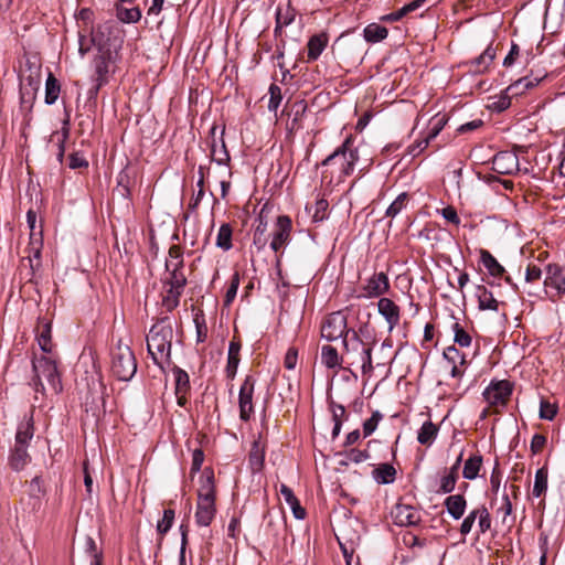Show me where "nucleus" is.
Wrapping results in <instances>:
<instances>
[{
	"label": "nucleus",
	"instance_id": "obj_8",
	"mask_svg": "<svg viewBox=\"0 0 565 565\" xmlns=\"http://www.w3.org/2000/svg\"><path fill=\"white\" fill-rule=\"evenodd\" d=\"M512 384L508 380H493L483 391L489 406H504L512 394Z\"/></svg>",
	"mask_w": 565,
	"mask_h": 565
},
{
	"label": "nucleus",
	"instance_id": "obj_10",
	"mask_svg": "<svg viewBox=\"0 0 565 565\" xmlns=\"http://www.w3.org/2000/svg\"><path fill=\"white\" fill-rule=\"evenodd\" d=\"M390 289V280L385 273H374L365 279L361 287L359 298H377L386 294Z\"/></svg>",
	"mask_w": 565,
	"mask_h": 565
},
{
	"label": "nucleus",
	"instance_id": "obj_17",
	"mask_svg": "<svg viewBox=\"0 0 565 565\" xmlns=\"http://www.w3.org/2000/svg\"><path fill=\"white\" fill-rule=\"evenodd\" d=\"M444 505L454 520H460L466 512L467 501L462 494H450L445 499Z\"/></svg>",
	"mask_w": 565,
	"mask_h": 565
},
{
	"label": "nucleus",
	"instance_id": "obj_2",
	"mask_svg": "<svg viewBox=\"0 0 565 565\" xmlns=\"http://www.w3.org/2000/svg\"><path fill=\"white\" fill-rule=\"evenodd\" d=\"M358 160L359 154L353 147V137L349 136L339 148L321 162V166L330 169L331 179L335 177L337 182H343L354 171Z\"/></svg>",
	"mask_w": 565,
	"mask_h": 565
},
{
	"label": "nucleus",
	"instance_id": "obj_40",
	"mask_svg": "<svg viewBox=\"0 0 565 565\" xmlns=\"http://www.w3.org/2000/svg\"><path fill=\"white\" fill-rule=\"evenodd\" d=\"M266 231H267V222L264 220L262 215L258 217V224L254 232V245L257 246L258 249H262L267 244V237H266Z\"/></svg>",
	"mask_w": 565,
	"mask_h": 565
},
{
	"label": "nucleus",
	"instance_id": "obj_9",
	"mask_svg": "<svg viewBox=\"0 0 565 565\" xmlns=\"http://www.w3.org/2000/svg\"><path fill=\"white\" fill-rule=\"evenodd\" d=\"M478 520V527L481 534H484L491 527V516L486 505H480L471 510L468 515L463 519L460 525V534L462 536L468 535L475 522Z\"/></svg>",
	"mask_w": 565,
	"mask_h": 565
},
{
	"label": "nucleus",
	"instance_id": "obj_25",
	"mask_svg": "<svg viewBox=\"0 0 565 565\" xmlns=\"http://www.w3.org/2000/svg\"><path fill=\"white\" fill-rule=\"evenodd\" d=\"M547 484H548V470L544 466V467L537 469L535 472L532 495L535 498H541L542 495H544L547 491Z\"/></svg>",
	"mask_w": 565,
	"mask_h": 565
},
{
	"label": "nucleus",
	"instance_id": "obj_1",
	"mask_svg": "<svg viewBox=\"0 0 565 565\" xmlns=\"http://www.w3.org/2000/svg\"><path fill=\"white\" fill-rule=\"evenodd\" d=\"M33 367V387L36 393L58 394L62 391L61 375L57 370L56 361L52 356H34Z\"/></svg>",
	"mask_w": 565,
	"mask_h": 565
},
{
	"label": "nucleus",
	"instance_id": "obj_36",
	"mask_svg": "<svg viewBox=\"0 0 565 565\" xmlns=\"http://www.w3.org/2000/svg\"><path fill=\"white\" fill-rule=\"evenodd\" d=\"M211 157L214 162L217 164L226 166L230 162V154L225 147L224 140H221V143L214 142L211 148Z\"/></svg>",
	"mask_w": 565,
	"mask_h": 565
},
{
	"label": "nucleus",
	"instance_id": "obj_52",
	"mask_svg": "<svg viewBox=\"0 0 565 565\" xmlns=\"http://www.w3.org/2000/svg\"><path fill=\"white\" fill-rule=\"evenodd\" d=\"M294 19L295 14L289 8H278L276 14V21L278 26H287L290 23H292Z\"/></svg>",
	"mask_w": 565,
	"mask_h": 565
},
{
	"label": "nucleus",
	"instance_id": "obj_64",
	"mask_svg": "<svg viewBox=\"0 0 565 565\" xmlns=\"http://www.w3.org/2000/svg\"><path fill=\"white\" fill-rule=\"evenodd\" d=\"M542 270L536 265H529L525 273V280L527 282L536 281L541 279Z\"/></svg>",
	"mask_w": 565,
	"mask_h": 565
},
{
	"label": "nucleus",
	"instance_id": "obj_16",
	"mask_svg": "<svg viewBox=\"0 0 565 565\" xmlns=\"http://www.w3.org/2000/svg\"><path fill=\"white\" fill-rule=\"evenodd\" d=\"M379 313L385 319L388 324V330L392 331L401 321L399 307L390 298H380L377 302Z\"/></svg>",
	"mask_w": 565,
	"mask_h": 565
},
{
	"label": "nucleus",
	"instance_id": "obj_15",
	"mask_svg": "<svg viewBox=\"0 0 565 565\" xmlns=\"http://www.w3.org/2000/svg\"><path fill=\"white\" fill-rule=\"evenodd\" d=\"M544 285L555 289L558 295L565 294V265L548 264Z\"/></svg>",
	"mask_w": 565,
	"mask_h": 565
},
{
	"label": "nucleus",
	"instance_id": "obj_53",
	"mask_svg": "<svg viewBox=\"0 0 565 565\" xmlns=\"http://www.w3.org/2000/svg\"><path fill=\"white\" fill-rule=\"evenodd\" d=\"M177 392L186 391L189 387V375L181 369L174 371Z\"/></svg>",
	"mask_w": 565,
	"mask_h": 565
},
{
	"label": "nucleus",
	"instance_id": "obj_37",
	"mask_svg": "<svg viewBox=\"0 0 565 565\" xmlns=\"http://www.w3.org/2000/svg\"><path fill=\"white\" fill-rule=\"evenodd\" d=\"M117 18L125 23H136L141 19V11L139 8H124L117 7Z\"/></svg>",
	"mask_w": 565,
	"mask_h": 565
},
{
	"label": "nucleus",
	"instance_id": "obj_12",
	"mask_svg": "<svg viewBox=\"0 0 565 565\" xmlns=\"http://www.w3.org/2000/svg\"><path fill=\"white\" fill-rule=\"evenodd\" d=\"M255 381L252 376H246L239 388L238 406L239 418L247 422L254 413L253 395H254Z\"/></svg>",
	"mask_w": 565,
	"mask_h": 565
},
{
	"label": "nucleus",
	"instance_id": "obj_46",
	"mask_svg": "<svg viewBox=\"0 0 565 565\" xmlns=\"http://www.w3.org/2000/svg\"><path fill=\"white\" fill-rule=\"evenodd\" d=\"M174 521V511L172 509H166L163 511L162 519L157 523V531L161 535H164L172 526Z\"/></svg>",
	"mask_w": 565,
	"mask_h": 565
},
{
	"label": "nucleus",
	"instance_id": "obj_28",
	"mask_svg": "<svg viewBox=\"0 0 565 565\" xmlns=\"http://www.w3.org/2000/svg\"><path fill=\"white\" fill-rule=\"evenodd\" d=\"M495 57V50L489 45L482 54L472 62V71L476 73L486 72Z\"/></svg>",
	"mask_w": 565,
	"mask_h": 565
},
{
	"label": "nucleus",
	"instance_id": "obj_34",
	"mask_svg": "<svg viewBox=\"0 0 565 565\" xmlns=\"http://www.w3.org/2000/svg\"><path fill=\"white\" fill-rule=\"evenodd\" d=\"M265 450L258 440H255L252 445L249 452V463L253 470H260L264 463Z\"/></svg>",
	"mask_w": 565,
	"mask_h": 565
},
{
	"label": "nucleus",
	"instance_id": "obj_21",
	"mask_svg": "<svg viewBox=\"0 0 565 565\" xmlns=\"http://www.w3.org/2000/svg\"><path fill=\"white\" fill-rule=\"evenodd\" d=\"M476 297L478 299L479 309L493 311L498 310V300L493 297L492 292L489 291L484 286H477Z\"/></svg>",
	"mask_w": 565,
	"mask_h": 565
},
{
	"label": "nucleus",
	"instance_id": "obj_14",
	"mask_svg": "<svg viewBox=\"0 0 565 565\" xmlns=\"http://www.w3.org/2000/svg\"><path fill=\"white\" fill-rule=\"evenodd\" d=\"M492 169L500 174H512L519 170V158L512 151H501L493 157Z\"/></svg>",
	"mask_w": 565,
	"mask_h": 565
},
{
	"label": "nucleus",
	"instance_id": "obj_57",
	"mask_svg": "<svg viewBox=\"0 0 565 565\" xmlns=\"http://www.w3.org/2000/svg\"><path fill=\"white\" fill-rule=\"evenodd\" d=\"M298 361V350L296 348H289L284 359V365L288 370H294Z\"/></svg>",
	"mask_w": 565,
	"mask_h": 565
},
{
	"label": "nucleus",
	"instance_id": "obj_24",
	"mask_svg": "<svg viewBox=\"0 0 565 565\" xmlns=\"http://www.w3.org/2000/svg\"><path fill=\"white\" fill-rule=\"evenodd\" d=\"M396 470L390 463H382L373 470V478L380 484H390L395 480Z\"/></svg>",
	"mask_w": 565,
	"mask_h": 565
},
{
	"label": "nucleus",
	"instance_id": "obj_60",
	"mask_svg": "<svg viewBox=\"0 0 565 565\" xmlns=\"http://www.w3.org/2000/svg\"><path fill=\"white\" fill-rule=\"evenodd\" d=\"M546 444V437L541 434H535L531 440V451L536 455L542 451Z\"/></svg>",
	"mask_w": 565,
	"mask_h": 565
},
{
	"label": "nucleus",
	"instance_id": "obj_31",
	"mask_svg": "<svg viewBox=\"0 0 565 565\" xmlns=\"http://www.w3.org/2000/svg\"><path fill=\"white\" fill-rule=\"evenodd\" d=\"M451 330L454 333V342L456 344H458L460 348H469L471 345V335L459 322H454L451 324Z\"/></svg>",
	"mask_w": 565,
	"mask_h": 565
},
{
	"label": "nucleus",
	"instance_id": "obj_61",
	"mask_svg": "<svg viewBox=\"0 0 565 565\" xmlns=\"http://www.w3.org/2000/svg\"><path fill=\"white\" fill-rule=\"evenodd\" d=\"M330 407H331V412H332L333 422L342 424V422L347 415L344 406H342L340 404L331 403Z\"/></svg>",
	"mask_w": 565,
	"mask_h": 565
},
{
	"label": "nucleus",
	"instance_id": "obj_50",
	"mask_svg": "<svg viewBox=\"0 0 565 565\" xmlns=\"http://www.w3.org/2000/svg\"><path fill=\"white\" fill-rule=\"evenodd\" d=\"M557 407L555 404L550 403L548 401L541 399L540 403V418L545 420H553L556 416Z\"/></svg>",
	"mask_w": 565,
	"mask_h": 565
},
{
	"label": "nucleus",
	"instance_id": "obj_44",
	"mask_svg": "<svg viewBox=\"0 0 565 565\" xmlns=\"http://www.w3.org/2000/svg\"><path fill=\"white\" fill-rule=\"evenodd\" d=\"M173 269L170 273V278L166 282V286H169L173 289L183 290L186 284V278L184 274L180 270V267L172 266Z\"/></svg>",
	"mask_w": 565,
	"mask_h": 565
},
{
	"label": "nucleus",
	"instance_id": "obj_56",
	"mask_svg": "<svg viewBox=\"0 0 565 565\" xmlns=\"http://www.w3.org/2000/svg\"><path fill=\"white\" fill-rule=\"evenodd\" d=\"M441 216L448 222L456 226H459L461 221L460 217L452 206H446L440 211Z\"/></svg>",
	"mask_w": 565,
	"mask_h": 565
},
{
	"label": "nucleus",
	"instance_id": "obj_51",
	"mask_svg": "<svg viewBox=\"0 0 565 565\" xmlns=\"http://www.w3.org/2000/svg\"><path fill=\"white\" fill-rule=\"evenodd\" d=\"M329 207V203L326 199H319L316 201L313 205V214L312 218L315 222L323 221L327 217V211Z\"/></svg>",
	"mask_w": 565,
	"mask_h": 565
},
{
	"label": "nucleus",
	"instance_id": "obj_54",
	"mask_svg": "<svg viewBox=\"0 0 565 565\" xmlns=\"http://www.w3.org/2000/svg\"><path fill=\"white\" fill-rule=\"evenodd\" d=\"M95 71L100 85L105 75L108 73V63L104 56H99L95 60Z\"/></svg>",
	"mask_w": 565,
	"mask_h": 565
},
{
	"label": "nucleus",
	"instance_id": "obj_27",
	"mask_svg": "<svg viewBox=\"0 0 565 565\" xmlns=\"http://www.w3.org/2000/svg\"><path fill=\"white\" fill-rule=\"evenodd\" d=\"M482 467V457L480 455L470 456L463 465L462 476L467 480H475Z\"/></svg>",
	"mask_w": 565,
	"mask_h": 565
},
{
	"label": "nucleus",
	"instance_id": "obj_22",
	"mask_svg": "<svg viewBox=\"0 0 565 565\" xmlns=\"http://www.w3.org/2000/svg\"><path fill=\"white\" fill-rule=\"evenodd\" d=\"M480 260L488 273L493 277H501L505 271L504 267L487 249L480 250Z\"/></svg>",
	"mask_w": 565,
	"mask_h": 565
},
{
	"label": "nucleus",
	"instance_id": "obj_49",
	"mask_svg": "<svg viewBox=\"0 0 565 565\" xmlns=\"http://www.w3.org/2000/svg\"><path fill=\"white\" fill-rule=\"evenodd\" d=\"M444 358L451 364L459 363L463 365L466 363V356L454 345H450L444 350Z\"/></svg>",
	"mask_w": 565,
	"mask_h": 565
},
{
	"label": "nucleus",
	"instance_id": "obj_58",
	"mask_svg": "<svg viewBox=\"0 0 565 565\" xmlns=\"http://www.w3.org/2000/svg\"><path fill=\"white\" fill-rule=\"evenodd\" d=\"M347 457L350 461L360 463L370 458V454L366 450L351 449L348 451Z\"/></svg>",
	"mask_w": 565,
	"mask_h": 565
},
{
	"label": "nucleus",
	"instance_id": "obj_6",
	"mask_svg": "<svg viewBox=\"0 0 565 565\" xmlns=\"http://www.w3.org/2000/svg\"><path fill=\"white\" fill-rule=\"evenodd\" d=\"M343 348L352 356L351 364L360 363L363 374L372 373V349L360 339L356 331H352L350 339H343Z\"/></svg>",
	"mask_w": 565,
	"mask_h": 565
},
{
	"label": "nucleus",
	"instance_id": "obj_19",
	"mask_svg": "<svg viewBox=\"0 0 565 565\" xmlns=\"http://www.w3.org/2000/svg\"><path fill=\"white\" fill-rule=\"evenodd\" d=\"M31 458L26 451V446L14 445L9 455V465L14 471L23 470Z\"/></svg>",
	"mask_w": 565,
	"mask_h": 565
},
{
	"label": "nucleus",
	"instance_id": "obj_35",
	"mask_svg": "<svg viewBox=\"0 0 565 565\" xmlns=\"http://www.w3.org/2000/svg\"><path fill=\"white\" fill-rule=\"evenodd\" d=\"M60 90L61 87L57 79L52 74H50L45 83V103L47 105L54 104L58 98Z\"/></svg>",
	"mask_w": 565,
	"mask_h": 565
},
{
	"label": "nucleus",
	"instance_id": "obj_39",
	"mask_svg": "<svg viewBox=\"0 0 565 565\" xmlns=\"http://www.w3.org/2000/svg\"><path fill=\"white\" fill-rule=\"evenodd\" d=\"M408 204V194L403 192L397 195V198L391 203V205L386 210V216L395 217L397 216L404 209H406Z\"/></svg>",
	"mask_w": 565,
	"mask_h": 565
},
{
	"label": "nucleus",
	"instance_id": "obj_7",
	"mask_svg": "<svg viewBox=\"0 0 565 565\" xmlns=\"http://www.w3.org/2000/svg\"><path fill=\"white\" fill-rule=\"evenodd\" d=\"M321 337L327 341H335L340 338L350 339L352 337L351 329H348L347 317L341 311L328 315L320 327Z\"/></svg>",
	"mask_w": 565,
	"mask_h": 565
},
{
	"label": "nucleus",
	"instance_id": "obj_43",
	"mask_svg": "<svg viewBox=\"0 0 565 565\" xmlns=\"http://www.w3.org/2000/svg\"><path fill=\"white\" fill-rule=\"evenodd\" d=\"M446 124L447 117L445 115L437 114L430 119L426 136H428L430 139H435L444 129Z\"/></svg>",
	"mask_w": 565,
	"mask_h": 565
},
{
	"label": "nucleus",
	"instance_id": "obj_30",
	"mask_svg": "<svg viewBox=\"0 0 565 565\" xmlns=\"http://www.w3.org/2000/svg\"><path fill=\"white\" fill-rule=\"evenodd\" d=\"M233 228L228 223H223L216 236V246L223 250H230L233 246L232 244Z\"/></svg>",
	"mask_w": 565,
	"mask_h": 565
},
{
	"label": "nucleus",
	"instance_id": "obj_23",
	"mask_svg": "<svg viewBox=\"0 0 565 565\" xmlns=\"http://www.w3.org/2000/svg\"><path fill=\"white\" fill-rule=\"evenodd\" d=\"M439 428L430 420H426L418 430L417 440L420 445L430 446L438 435Z\"/></svg>",
	"mask_w": 565,
	"mask_h": 565
},
{
	"label": "nucleus",
	"instance_id": "obj_5",
	"mask_svg": "<svg viewBox=\"0 0 565 565\" xmlns=\"http://www.w3.org/2000/svg\"><path fill=\"white\" fill-rule=\"evenodd\" d=\"M111 372L120 381H130L137 372V362L128 344L118 342L111 352Z\"/></svg>",
	"mask_w": 565,
	"mask_h": 565
},
{
	"label": "nucleus",
	"instance_id": "obj_11",
	"mask_svg": "<svg viewBox=\"0 0 565 565\" xmlns=\"http://www.w3.org/2000/svg\"><path fill=\"white\" fill-rule=\"evenodd\" d=\"M291 228L292 223L289 216L280 215L277 217L270 242V248L275 253H278L289 243Z\"/></svg>",
	"mask_w": 565,
	"mask_h": 565
},
{
	"label": "nucleus",
	"instance_id": "obj_33",
	"mask_svg": "<svg viewBox=\"0 0 565 565\" xmlns=\"http://www.w3.org/2000/svg\"><path fill=\"white\" fill-rule=\"evenodd\" d=\"M182 292L183 290L173 289L169 286H166V294L162 298L163 308L169 312L174 310L179 306Z\"/></svg>",
	"mask_w": 565,
	"mask_h": 565
},
{
	"label": "nucleus",
	"instance_id": "obj_20",
	"mask_svg": "<svg viewBox=\"0 0 565 565\" xmlns=\"http://www.w3.org/2000/svg\"><path fill=\"white\" fill-rule=\"evenodd\" d=\"M328 35L326 33H319L312 35L308 41V61H316L319 58L321 53L328 45Z\"/></svg>",
	"mask_w": 565,
	"mask_h": 565
},
{
	"label": "nucleus",
	"instance_id": "obj_29",
	"mask_svg": "<svg viewBox=\"0 0 565 565\" xmlns=\"http://www.w3.org/2000/svg\"><path fill=\"white\" fill-rule=\"evenodd\" d=\"M388 31L385 26L377 23H371L363 30V35L366 42L376 43L386 39Z\"/></svg>",
	"mask_w": 565,
	"mask_h": 565
},
{
	"label": "nucleus",
	"instance_id": "obj_48",
	"mask_svg": "<svg viewBox=\"0 0 565 565\" xmlns=\"http://www.w3.org/2000/svg\"><path fill=\"white\" fill-rule=\"evenodd\" d=\"M38 343L41 350L44 353H51L52 351V342H51V327L50 324H45L42 331L38 335Z\"/></svg>",
	"mask_w": 565,
	"mask_h": 565
},
{
	"label": "nucleus",
	"instance_id": "obj_4",
	"mask_svg": "<svg viewBox=\"0 0 565 565\" xmlns=\"http://www.w3.org/2000/svg\"><path fill=\"white\" fill-rule=\"evenodd\" d=\"M216 513L215 508V486L212 471L205 470L200 477L198 489V502L195 511V522L200 526H209Z\"/></svg>",
	"mask_w": 565,
	"mask_h": 565
},
{
	"label": "nucleus",
	"instance_id": "obj_63",
	"mask_svg": "<svg viewBox=\"0 0 565 565\" xmlns=\"http://www.w3.org/2000/svg\"><path fill=\"white\" fill-rule=\"evenodd\" d=\"M239 364V358L227 356V365L225 369L226 376L233 380L237 373V367Z\"/></svg>",
	"mask_w": 565,
	"mask_h": 565
},
{
	"label": "nucleus",
	"instance_id": "obj_38",
	"mask_svg": "<svg viewBox=\"0 0 565 565\" xmlns=\"http://www.w3.org/2000/svg\"><path fill=\"white\" fill-rule=\"evenodd\" d=\"M68 134H70L68 119H65L62 130L55 131L54 134H52V137H51V140L56 141L58 145L57 158L60 161H62L63 156H64V151H65L64 143H65L66 139L68 138Z\"/></svg>",
	"mask_w": 565,
	"mask_h": 565
},
{
	"label": "nucleus",
	"instance_id": "obj_32",
	"mask_svg": "<svg viewBox=\"0 0 565 565\" xmlns=\"http://www.w3.org/2000/svg\"><path fill=\"white\" fill-rule=\"evenodd\" d=\"M426 0H414L405 6H403L401 9H398L395 12H392L384 17V20L386 21H398L408 13L419 9Z\"/></svg>",
	"mask_w": 565,
	"mask_h": 565
},
{
	"label": "nucleus",
	"instance_id": "obj_59",
	"mask_svg": "<svg viewBox=\"0 0 565 565\" xmlns=\"http://www.w3.org/2000/svg\"><path fill=\"white\" fill-rule=\"evenodd\" d=\"M169 255L172 258V260L167 262V264H166L167 269H170L171 266L181 267V265H182V255H181L180 248L178 246H172L169 249Z\"/></svg>",
	"mask_w": 565,
	"mask_h": 565
},
{
	"label": "nucleus",
	"instance_id": "obj_13",
	"mask_svg": "<svg viewBox=\"0 0 565 565\" xmlns=\"http://www.w3.org/2000/svg\"><path fill=\"white\" fill-rule=\"evenodd\" d=\"M394 523L398 526H413L419 523L420 513L413 505L397 503L391 512Z\"/></svg>",
	"mask_w": 565,
	"mask_h": 565
},
{
	"label": "nucleus",
	"instance_id": "obj_62",
	"mask_svg": "<svg viewBox=\"0 0 565 565\" xmlns=\"http://www.w3.org/2000/svg\"><path fill=\"white\" fill-rule=\"evenodd\" d=\"M204 461V454L201 449H195L192 454V465L191 471L193 473L200 471L202 463Z\"/></svg>",
	"mask_w": 565,
	"mask_h": 565
},
{
	"label": "nucleus",
	"instance_id": "obj_41",
	"mask_svg": "<svg viewBox=\"0 0 565 565\" xmlns=\"http://www.w3.org/2000/svg\"><path fill=\"white\" fill-rule=\"evenodd\" d=\"M457 480L458 475L455 473L454 471L447 470L439 480L438 492L451 493L456 488Z\"/></svg>",
	"mask_w": 565,
	"mask_h": 565
},
{
	"label": "nucleus",
	"instance_id": "obj_47",
	"mask_svg": "<svg viewBox=\"0 0 565 565\" xmlns=\"http://www.w3.org/2000/svg\"><path fill=\"white\" fill-rule=\"evenodd\" d=\"M238 287H239V274L237 271H235L231 278L230 285L225 292V299H224L225 306H230L234 301V299L237 295Z\"/></svg>",
	"mask_w": 565,
	"mask_h": 565
},
{
	"label": "nucleus",
	"instance_id": "obj_26",
	"mask_svg": "<svg viewBox=\"0 0 565 565\" xmlns=\"http://www.w3.org/2000/svg\"><path fill=\"white\" fill-rule=\"evenodd\" d=\"M342 358L339 355L335 348L331 345H322L321 348V363L328 369H337L341 365Z\"/></svg>",
	"mask_w": 565,
	"mask_h": 565
},
{
	"label": "nucleus",
	"instance_id": "obj_55",
	"mask_svg": "<svg viewBox=\"0 0 565 565\" xmlns=\"http://www.w3.org/2000/svg\"><path fill=\"white\" fill-rule=\"evenodd\" d=\"M270 99L268 103L269 110H276L281 102L280 88L273 84L269 87Z\"/></svg>",
	"mask_w": 565,
	"mask_h": 565
},
{
	"label": "nucleus",
	"instance_id": "obj_42",
	"mask_svg": "<svg viewBox=\"0 0 565 565\" xmlns=\"http://www.w3.org/2000/svg\"><path fill=\"white\" fill-rule=\"evenodd\" d=\"M537 79L532 81L529 77H523L518 79L515 83L511 84L507 88V92L510 93L511 95L523 94L526 89L534 87L537 84Z\"/></svg>",
	"mask_w": 565,
	"mask_h": 565
},
{
	"label": "nucleus",
	"instance_id": "obj_18",
	"mask_svg": "<svg viewBox=\"0 0 565 565\" xmlns=\"http://www.w3.org/2000/svg\"><path fill=\"white\" fill-rule=\"evenodd\" d=\"M34 427H33V417L25 416L18 425L15 433L14 445L26 446L30 440L33 438Z\"/></svg>",
	"mask_w": 565,
	"mask_h": 565
},
{
	"label": "nucleus",
	"instance_id": "obj_45",
	"mask_svg": "<svg viewBox=\"0 0 565 565\" xmlns=\"http://www.w3.org/2000/svg\"><path fill=\"white\" fill-rule=\"evenodd\" d=\"M383 419V415L380 411H374L372 416L363 423V437L371 436L377 428L380 422Z\"/></svg>",
	"mask_w": 565,
	"mask_h": 565
},
{
	"label": "nucleus",
	"instance_id": "obj_3",
	"mask_svg": "<svg viewBox=\"0 0 565 565\" xmlns=\"http://www.w3.org/2000/svg\"><path fill=\"white\" fill-rule=\"evenodd\" d=\"M173 330L162 320L153 324L147 335V349L152 361L161 369L170 361Z\"/></svg>",
	"mask_w": 565,
	"mask_h": 565
}]
</instances>
